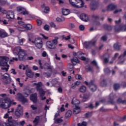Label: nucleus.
<instances>
[{
  "mask_svg": "<svg viewBox=\"0 0 126 126\" xmlns=\"http://www.w3.org/2000/svg\"><path fill=\"white\" fill-rule=\"evenodd\" d=\"M119 53H115L114 57L112 58V61H116V60H117V58L119 57Z\"/></svg>",
  "mask_w": 126,
  "mask_h": 126,
  "instance_id": "55",
  "label": "nucleus"
},
{
  "mask_svg": "<svg viewBox=\"0 0 126 126\" xmlns=\"http://www.w3.org/2000/svg\"><path fill=\"white\" fill-rule=\"evenodd\" d=\"M101 40L105 42L108 40V37H107V35H103L101 37Z\"/></svg>",
  "mask_w": 126,
  "mask_h": 126,
  "instance_id": "50",
  "label": "nucleus"
},
{
  "mask_svg": "<svg viewBox=\"0 0 126 126\" xmlns=\"http://www.w3.org/2000/svg\"><path fill=\"white\" fill-rule=\"evenodd\" d=\"M71 62L72 63H73V65H75L76 64V63H79L78 59L76 57H74L73 59H71Z\"/></svg>",
  "mask_w": 126,
  "mask_h": 126,
  "instance_id": "29",
  "label": "nucleus"
},
{
  "mask_svg": "<svg viewBox=\"0 0 126 126\" xmlns=\"http://www.w3.org/2000/svg\"><path fill=\"white\" fill-rule=\"evenodd\" d=\"M113 87L114 90H115V91H117V90H119V89L120 88L121 86L120 85V84L116 83L114 84Z\"/></svg>",
  "mask_w": 126,
  "mask_h": 126,
  "instance_id": "33",
  "label": "nucleus"
},
{
  "mask_svg": "<svg viewBox=\"0 0 126 126\" xmlns=\"http://www.w3.org/2000/svg\"><path fill=\"white\" fill-rule=\"evenodd\" d=\"M103 62L104 63H109V59L107 58H104Z\"/></svg>",
  "mask_w": 126,
  "mask_h": 126,
  "instance_id": "63",
  "label": "nucleus"
},
{
  "mask_svg": "<svg viewBox=\"0 0 126 126\" xmlns=\"http://www.w3.org/2000/svg\"><path fill=\"white\" fill-rule=\"evenodd\" d=\"M103 27L104 29H105L106 30H108V31H110L112 29V27L108 25H104Z\"/></svg>",
  "mask_w": 126,
  "mask_h": 126,
  "instance_id": "39",
  "label": "nucleus"
},
{
  "mask_svg": "<svg viewBox=\"0 0 126 126\" xmlns=\"http://www.w3.org/2000/svg\"><path fill=\"white\" fill-rule=\"evenodd\" d=\"M69 26L70 28H71L72 29L74 28V27H75V25H74V24H73L71 23H69Z\"/></svg>",
  "mask_w": 126,
  "mask_h": 126,
  "instance_id": "61",
  "label": "nucleus"
},
{
  "mask_svg": "<svg viewBox=\"0 0 126 126\" xmlns=\"http://www.w3.org/2000/svg\"><path fill=\"white\" fill-rule=\"evenodd\" d=\"M17 11H21V14H23V15H28L29 14V12L22 7H17Z\"/></svg>",
  "mask_w": 126,
  "mask_h": 126,
  "instance_id": "13",
  "label": "nucleus"
},
{
  "mask_svg": "<svg viewBox=\"0 0 126 126\" xmlns=\"http://www.w3.org/2000/svg\"><path fill=\"white\" fill-rule=\"evenodd\" d=\"M44 29L46 31H49L50 30V26L48 25H45L44 27Z\"/></svg>",
  "mask_w": 126,
  "mask_h": 126,
  "instance_id": "52",
  "label": "nucleus"
},
{
  "mask_svg": "<svg viewBox=\"0 0 126 126\" xmlns=\"http://www.w3.org/2000/svg\"><path fill=\"white\" fill-rule=\"evenodd\" d=\"M80 18L83 21H85V22H87L89 20L88 16L85 14H81L80 16Z\"/></svg>",
  "mask_w": 126,
  "mask_h": 126,
  "instance_id": "18",
  "label": "nucleus"
},
{
  "mask_svg": "<svg viewBox=\"0 0 126 126\" xmlns=\"http://www.w3.org/2000/svg\"><path fill=\"white\" fill-rule=\"evenodd\" d=\"M104 102H106V100H104V99H102L100 101H99L98 102H96L95 103V105H96V107H98V105H99V104L100 103H104Z\"/></svg>",
  "mask_w": 126,
  "mask_h": 126,
  "instance_id": "54",
  "label": "nucleus"
},
{
  "mask_svg": "<svg viewBox=\"0 0 126 126\" xmlns=\"http://www.w3.org/2000/svg\"><path fill=\"white\" fill-rule=\"evenodd\" d=\"M7 18L10 19H14V12L9 11L8 13L6 15Z\"/></svg>",
  "mask_w": 126,
  "mask_h": 126,
  "instance_id": "19",
  "label": "nucleus"
},
{
  "mask_svg": "<svg viewBox=\"0 0 126 126\" xmlns=\"http://www.w3.org/2000/svg\"><path fill=\"white\" fill-rule=\"evenodd\" d=\"M43 75L45 77H50V76H51V73H50L49 72H44V73H43Z\"/></svg>",
  "mask_w": 126,
  "mask_h": 126,
  "instance_id": "51",
  "label": "nucleus"
},
{
  "mask_svg": "<svg viewBox=\"0 0 126 126\" xmlns=\"http://www.w3.org/2000/svg\"><path fill=\"white\" fill-rule=\"evenodd\" d=\"M41 89H43L42 88V83L40 82L38 84H36V90L37 91H38L39 90H40Z\"/></svg>",
  "mask_w": 126,
  "mask_h": 126,
  "instance_id": "36",
  "label": "nucleus"
},
{
  "mask_svg": "<svg viewBox=\"0 0 126 126\" xmlns=\"http://www.w3.org/2000/svg\"><path fill=\"white\" fill-rule=\"evenodd\" d=\"M73 112L74 115H77V114H79L80 112V108L78 106H76L75 108L73 109Z\"/></svg>",
  "mask_w": 126,
  "mask_h": 126,
  "instance_id": "26",
  "label": "nucleus"
},
{
  "mask_svg": "<svg viewBox=\"0 0 126 126\" xmlns=\"http://www.w3.org/2000/svg\"><path fill=\"white\" fill-rule=\"evenodd\" d=\"M86 108H88V109H90V110H93V109H94V104H93V103H91Z\"/></svg>",
  "mask_w": 126,
  "mask_h": 126,
  "instance_id": "41",
  "label": "nucleus"
},
{
  "mask_svg": "<svg viewBox=\"0 0 126 126\" xmlns=\"http://www.w3.org/2000/svg\"><path fill=\"white\" fill-rule=\"evenodd\" d=\"M86 90H87V88H86V86L84 85L81 86L79 89V91L81 93H85L86 92Z\"/></svg>",
  "mask_w": 126,
  "mask_h": 126,
  "instance_id": "24",
  "label": "nucleus"
},
{
  "mask_svg": "<svg viewBox=\"0 0 126 126\" xmlns=\"http://www.w3.org/2000/svg\"><path fill=\"white\" fill-rule=\"evenodd\" d=\"M116 7H117V6H116V5L111 4L107 6V10L108 11L115 10V9H116Z\"/></svg>",
  "mask_w": 126,
  "mask_h": 126,
  "instance_id": "22",
  "label": "nucleus"
},
{
  "mask_svg": "<svg viewBox=\"0 0 126 126\" xmlns=\"http://www.w3.org/2000/svg\"><path fill=\"white\" fill-rule=\"evenodd\" d=\"M5 74H6V76L5 75H1V78L2 79H5L6 80V83L8 84L10 83V82H11V78L10 77V75L8 73H5Z\"/></svg>",
  "mask_w": 126,
  "mask_h": 126,
  "instance_id": "12",
  "label": "nucleus"
},
{
  "mask_svg": "<svg viewBox=\"0 0 126 126\" xmlns=\"http://www.w3.org/2000/svg\"><path fill=\"white\" fill-rule=\"evenodd\" d=\"M104 72H105V73H109L110 72V69H109V68H105L104 69Z\"/></svg>",
  "mask_w": 126,
  "mask_h": 126,
  "instance_id": "62",
  "label": "nucleus"
},
{
  "mask_svg": "<svg viewBox=\"0 0 126 126\" xmlns=\"http://www.w3.org/2000/svg\"><path fill=\"white\" fill-rule=\"evenodd\" d=\"M63 15H68L69 14V10L67 9H63L62 10Z\"/></svg>",
  "mask_w": 126,
  "mask_h": 126,
  "instance_id": "32",
  "label": "nucleus"
},
{
  "mask_svg": "<svg viewBox=\"0 0 126 126\" xmlns=\"http://www.w3.org/2000/svg\"><path fill=\"white\" fill-rule=\"evenodd\" d=\"M85 47L86 49H90L94 47H95V38H94L92 40L89 41H86L84 43Z\"/></svg>",
  "mask_w": 126,
  "mask_h": 126,
  "instance_id": "6",
  "label": "nucleus"
},
{
  "mask_svg": "<svg viewBox=\"0 0 126 126\" xmlns=\"http://www.w3.org/2000/svg\"><path fill=\"white\" fill-rule=\"evenodd\" d=\"M80 84V81H77L74 83H73L71 85L72 89H75L76 88V86H78Z\"/></svg>",
  "mask_w": 126,
  "mask_h": 126,
  "instance_id": "28",
  "label": "nucleus"
},
{
  "mask_svg": "<svg viewBox=\"0 0 126 126\" xmlns=\"http://www.w3.org/2000/svg\"><path fill=\"white\" fill-rule=\"evenodd\" d=\"M9 61V58L6 56H0V66H7L6 67H1L2 70H5V71H8V67H9V65L7 64Z\"/></svg>",
  "mask_w": 126,
  "mask_h": 126,
  "instance_id": "2",
  "label": "nucleus"
},
{
  "mask_svg": "<svg viewBox=\"0 0 126 126\" xmlns=\"http://www.w3.org/2000/svg\"><path fill=\"white\" fill-rule=\"evenodd\" d=\"M71 104L76 106V105H78V104H79V101L76 99L75 98L73 97L71 101Z\"/></svg>",
  "mask_w": 126,
  "mask_h": 126,
  "instance_id": "30",
  "label": "nucleus"
},
{
  "mask_svg": "<svg viewBox=\"0 0 126 126\" xmlns=\"http://www.w3.org/2000/svg\"><path fill=\"white\" fill-rule=\"evenodd\" d=\"M23 27L26 29L27 30H31V29H32V25L31 24L25 25L23 26Z\"/></svg>",
  "mask_w": 126,
  "mask_h": 126,
  "instance_id": "35",
  "label": "nucleus"
},
{
  "mask_svg": "<svg viewBox=\"0 0 126 126\" xmlns=\"http://www.w3.org/2000/svg\"><path fill=\"white\" fill-rule=\"evenodd\" d=\"M39 94L40 95V97H44L45 96V94H46V92L44 91V90L43 89H41V90H39L38 91Z\"/></svg>",
  "mask_w": 126,
  "mask_h": 126,
  "instance_id": "31",
  "label": "nucleus"
},
{
  "mask_svg": "<svg viewBox=\"0 0 126 126\" xmlns=\"http://www.w3.org/2000/svg\"><path fill=\"white\" fill-rule=\"evenodd\" d=\"M8 34L5 32H2L0 31V37L1 38H5V37H7Z\"/></svg>",
  "mask_w": 126,
  "mask_h": 126,
  "instance_id": "27",
  "label": "nucleus"
},
{
  "mask_svg": "<svg viewBox=\"0 0 126 126\" xmlns=\"http://www.w3.org/2000/svg\"><path fill=\"white\" fill-rule=\"evenodd\" d=\"M86 71L88 72H93L94 71V70L93 69V66L91 65H89L88 66H86Z\"/></svg>",
  "mask_w": 126,
  "mask_h": 126,
  "instance_id": "23",
  "label": "nucleus"
},
{
  "mask_svg": "<svg viewBox=\"0 0 126 126\" xmlns=\"http://www.w3.org/2000/svg\"><path fill=\"white\" fill-rule=\"evenodd\" d=\"M39 122H40V117L37 116L34 119V120L33 121V123H37L39 124Z\"/></svg>",
  "mask_w": 126,
  "mask_h": 126,
  "instance_id": "48",
  "label": "nucleus"
},
{
  "mask_svg": "<svg viewBox=\"0 0 126 126\" xmlns=\"http://www.w3.org/2000/svg\"><path fill=\"white\" fill-rule=\"evenodd\" d=\"M69 1L70 5L74 7L78 8L84 6L83 0H69Z\"/></svg>",
  "mask_w": 126,
  "mask_h": 126,
  "instance_id": "3",
  "label": "nucleus"
},
{
  "mask_svg": "<svg viewBox=\"0 0 126 126\" xmlns=\"http://www.w3.org/2000/svg\"><path fill=\"white\" fill-rule=\"evenodd\" d=\"M125 57H126V51H124L123 54H121L119 57V62H118V64H124L126 59Z\"/></svg>",
  "mask_w": 126,
  "mask_h": 126,
  "instance_id": "8",
  "label": "nucleus"
},
{
  "mask_svg": "<svg viewBox=\"0 0 126 126\" xmlns=\"http://www.w3.org/2000/svg\"><path fill=\"white\" fill-rule=\"evenodd\" d=\"M100 86H102V87H105V86H107V83H106V81L105 80H103L100 82Z\"/></svg>",
  "mask_w": 126,
  "mask_h": 126,
  "instance_id": "42",
  "label": "nucleus"
},
{
  "mask_svg": "<svg viewBox=\"0 0 126 126\" xmlns=\"http://www.w3.org/2000/svg\"><path fill=\"white\" fill-rule=\"evenodd\" d=\"M6 4V2L4 0H0V5H4V4Z\"/></svg>",
  "mask_w": 126,
  "mask_h": 126,
  "instance_id": "60",
  "label": "nucleus"
},
{
  "mask_svg": "<svg viewBox=\"0 0 126 126\" xmlns=\"http://www.w3.org/2000/svg\"><path fill=\"white\" fill-rule=\"evenodd\" d=\"M50 25L51 27H52L53 28H55V29H59V27L57 26L56 24L55 23L51 22L50 23Z\"/></svg>",
  "mask_w": 126,
  "mask_h": 126,
  "instance_id": "37",
  "label": "nucleus"
},
{
  "mask_svg": "<svg viewBox=\"0 0 126 126\" xmlns=\"http://www.w3.org/2000/svg\"><path fill=\"white\" fill-rule=\"evenodd\" d=\"M49 11H50V8L48 6L45 7L43 12L45 13H49Z\"/></svg>",
  "mask_w": 126,
  "mask_h": 126,
  "instance_id": "46",
  "label": "nucleus"
},
{
  "mask_svg": "<svg viewBox=\"0 0 126 126\" xmlns=\"http://www.w3.org/2000/svg\"><path fill=\"white\" fill-rule=\"evenodd\" d=\"M86 118H91L92 117V113L91 112H87L85 114Z\"/></svg>",
  "mask_w": 126,
  "mask_h": 126,
  "instance_id": "49",
  "label": "nucleus"
},
{
  "mask_svg": "<svg viewBox=\"0 0 126 126\" xmlns=\"http://www.w3.org/2000/svg\"><path fill=\"white\" fill-rule=\"evenodd\" d=\"M78 126H87V122L83 121L82 123H78Z\"/></svg>",
  "mask_w": 126,
  "mask_h": 126,
  "instance_id": "43",
  "label": "nucleus"
},
{
  "mask_svg": "<svg viewBox=\"0 0 126 126\" xmlns=\"http://www.w3.org/2000/svg\"><path fill=\"white\" fill-rule=\"evenodd\" d=\"M72 114V112H71V111L68 110L65 113V117H66V118H69L70 117H71Z\"/></svg>",
  "mask_w": 126,
  "mask_h": 126,
  "instance_id": "40",
  "label": "nucleus"
},
{
  "mask_svg": "<svg viewBox=\"0 0 126 126\" xmlns=\"http://www.w3.org/2000/svg\"><path fill=\"white\" fill-rule=\"evenodd\" d=\"M0 107L2 109H8L10 107V103L8 102L5 99H0Z\"/></svg>",
  "mask_w": 126,
  "mask_h": 126,
  "instance_id": "5",
  "label": "nucleus"
},
{
  "mask_svg": "<svg viewBox=\"0 0 126 126\" xmlns=\"http://www.w3.org/2000/svg\"><path fill=\"white\" fill-rule=\"evenodd\" d=\"M100 6V4L99 3V2L96 1L95 3V9H96V8H98Z\"/></svg>",
  "mask_w": 126,
  "mask_h": 126,
  "instance_id": "56",
  "label": "nucleus"
},
{
  "mask_svg": "<svg viewBox=\"0 0 126 126\" xmlns=\"http://www.w3.org/2000/svg\"><path fill=\"white\" fill-rule=\"evenodd\" d=\"M6 11L3 8L0 6V12L1 13H3V12H5Z\"/></svg>",
  "mask_w": 126,
  "mask_h": 126,
  "instance_id": "59",
  "label": "nucleus"
},
{
  "mask_svg": "<svg viewBox=\"0 0 126 126\" xmlns=\"http://www.w3.org/2000/svg\"><path fill=\"white\" fill-rule=\"evenodd\" d=\"M121 47H122V45H121L120 43H118V42L115 43L113 46V48L114 50H116V51H120Z\"/></svg>",
  "mask_w": 126,
  "mask_h": 126,
  "instance_id": "21",
  "label": "nucleus"
},
{
  "mask_svg": "<svg viewBox=\"0 0 126 126\" xmlns=\"http://www.w3.org/2000/svg\"><path fill=\"white\" fill-rule=\"evenodd\" d=\"M115 97H116V94H114L111 93L109 95V100L108 102L110 103V104L114 105V104H115V101H114V100L115 99Z\"/></svg>",
  "mask_w": 126,
  "mask_h": 126,
  "instance_id": "16",
  "label": "nucleus"
},
{
  "mask_svg": "<svg viewBox=\"0 0 126 126\" xmlns=\"http://www.w3.org/2000/svg\"><path fill=\"white\" fill-rule=\"evenodd\" d=\"M79 29H80V31H83V30H84V29H85V28L84 27V26H83V25H81L79 26Z\"/></svg>",
  "mask_w": 126,
  "mask_h": 126,
  "instance_id": "58",
  "label": "nucleus"
},
{
  "mask_svg": "<svg viewBox=\"0 0 126 126\" xmlns=\"http://www.w3.org/2000/svg\"><path fill=\"white\" fill-rule=\"evenodd\" d=\"M23 41H24V39H19V45H23Z\"/></svg>",
  "mask_w": 126,
  "mask_h": 126,
  "instance_id": "57",
  "label": "nucleus"
},
{
  "mask_svg": "<svg viewBox=\"0 0 126 126\" xmlns=\"http://www.w3.org/2000/svg\"><path fill=\"white\" fill-rule=\"evenodd\" d=\"M117 104H123V105H126V100H123L122 98L119 97L117 100Z\"/></svg>",
  "mask_w": 126,
  "mask_h": 126,
  "instance_id": "25",
  "label": "nucleus"
},
{
  "mask_svg": "<svg viewBox=\"0 0 126 126\" xmlns=\"http://www.w3.org/2000/svg\"><path fill=\"white\" fill-rule=\"evenodd\" d=\"M43 41H42V39L41 38L38 37L37 38L35 39V44H41L42 43Z\"/></svg>",
  "mask_w": 126,
  "mask_h": 126,
  "instance_id": "34",
  "label": "nucleus"
},
{
  "mask_svg": "<svg viewBox=\"0 0 126 126\" xmlns=\"http://www.w3.org/2000/svg\"><path fill=\"white\" fill-rule=\"evenodd\" d=\"M63 120L61 118L57 119L55 120L56 124H61V123H63Z\"/></svg>",
  "mask_w": 126,
  "mask_h": 126,
  "instance_id": "47",
  "label": "nucleus"
},
{
  "mask_svg": "<svg viewBox=\"0 0 126 126\" xmlns=\"http://www.w3.org/2000/svg\"><path fill=\"white\" fill-rule=\"evenodd\" d=\"M44 69H47V70H50V72H52L53 66L50 64L49 63H45L44 64L43 66Z\"/></svg>",
  "mask_w": 126,
  "mask_h": 126,
  "instance_id": "17",
  "label": "nucleus"
},
{
  "mask_svg": "<svg viewBox=\"0 0 126 126\" xmlns=\"http://www.w3.org/2000/svg\"><path fill=\"white\" fill-rule=\"evenodd\" d=\"M99 20H104V18H100L99 16H95V25L96 27H98L99 26H101V23L99 22Z\"/></svg>",
  "mask_w": 126,
  "mask_h": 126,
  "instance_id": "14",
  "label": "nucleus"
},
{
  "mask_svg": "<svg viewBox=\"0 0 126 126\" xmlns=\"http://www.w3.org/2000/svg\"><path fill=\"white\" fill-rule=\"evenodd\" d=\"M42 61L41 60H38V64L40 65V69H43L44 68L43 66H42Z\"/></svg>",
  "mask_w": 126,
  "mask_h": 126,
  "instance_id": "53",
  "label": "nucleus"
},
{
  "mask_svg": "<svg viewBox=\"0 0 126 126\" xmlns=\"http://www.w3.org/2000/svg\"><path fill=\"white\" fill-rule=\"evenodd\" d=\"M13 53L14 55L18 56L19 61H25L26 60V53L20 46L16 47L13 49Z\"/></svg>",
  "mask_w": 126,
  "mask_h": 126,
  "instance_id": "1",
  "label": "nucleus"
},
{
  "mask_svg": "<svg viewBox=\"0 0 126 126\" xmlns=\"http://www.w3.org/2000/svg\"><path fill=\"white\" fill-rule=\"evenodd\" d=\"M17 97L18 99L20 100V102L23 103V104H25V103H27L28 99L27 98L24 97L23 95L20 93L17 94Z\"/></svg>",
  "mask_w": 126,
  "mask_h": 126,
  "instance_id": "9",
  "label": "nucleus"
},
{
  "mask_svg": "<svg viewBox=\"0 0 126 126\" xmlns=\"http://www.w3.org/2000/svg\"><path fill=\"white\" fill-rule=\"evenodd\" d=\"M23 113V110H22V107H21V105L19 104L18 105L17 109L16 110L15 115L17 117H20V116L22 115Z\"/></svg>",
  "mask_w": 126,
  "mask_h": 126,
  "instance_id": "10",
  "label": "nucleus"
},
{
  "mask_svg": "<svg viewBox=\"0 0 126 126\" xmlns=\"http://www.w3.org/2000/svg\"><path fill=\"white\" fill-rule=\"evenodd\" d=\"M30 99L31 101H32L33 102L36 104V103H37V100L38 99V96H37V93L32 94V95L30 96Z\"/></svg>",
  "mask_w": 126,
  "mask_h": 126,
  "instance_id": "15",
  "label": "nucleus"
},
{
  "mask_svg": "<svg viewBox=\"0 0 126 126\" xmlns=\"http://www.w3.org/2000/svg\"><path fill=\"white\" fill-rule=\"evenodd\" d=\"M26 73L30 78H32L34 76V73L32 72V71L30 69L26 70Z\"/></svg>",
  "mask_w": 126,
  "mask_h": 126,
  "instance_id": "20",
  "label": "nucleus"
},
{
  "mask_svg": "<svg viewBox=\"0 0 126 126\" xmlns=\"http://www.w3.org/2000/svg\"><path fill=\"white\" fill-rule=\"evenodd\" d=\"M84 54L82 52L79 51L77 53V56L78 59H80L82 61H86V62H89V59H86V58L83 57Z\"/></svg>",
  "mask_w": 126,
  "mask_h": 126,
  "instance_id": "11",
  "label": "nucleus"
},
{
  "mask_svg": "<svg viewBox=\"0 0 126 126\" xmlns=\"http://www.w3.org/2000/svg\"><path fill=\"white\" fill-rule=\"evenodd\" d=\"M19 124L22 126H24L25 125V121L23 120V121L20 122Z\"/></svg>",
  "mask_w": 126,
  "mask_h": 126,
  "instance_id": "64",
  "label": "nucleus"
},
{
  "mask_svg": "<svg viewBox=\"0 0 126 126\" xmlns=\"http://www.w3.org/2000/svg\"><path fill=\"white\" fill-rule=\"evenodd\" d=\"M85 84L87 85V86H89V88L92 91V92H94V89L95 88V80L93 79L91 80L90 82H88L86 81L84 82Z\"/></svg>",
  "mask_w": 126,
  "mask_h": 126,
  "instance_id": "7",
  "label": "nucleus"
},
{
  "mask_svg": "<svg viewBox=\"0 0 126 126\" xmlns=\"http://www.w3.org/2000/svg\"><path fill=\"white\" fill-rule=\"evenodd\" d=\"M30 93H31V91H30L29 90H27V93H24V95L25 96V97H28V96H29V94H30Z\"/></svg>",
  "mask_w": 126,
  "mask_h": 126,
  "instance_id": "44",
  "label": "nucleus"
},
{
  "mask_svg": "<svg viewBox=\"0 0 126 126\" xmlns=\"http://www.w3.org/2000/svg\"><path fill=\"white\" fill-rule=\"evenodd\" d=\"M115 32H120L121 31V25H116L114 27Z\"/></svg>",
  "mask_w": 126,
  "mask_h": 126,
  "instance_id": "38",
  "label": "nucleus"
},
{
  "mask_svg": "<svg viewBox=\"0 0 126 126\" xmlns=\"http://www.w3.org/2000/svg\"><path fill=\"white\" fill-rule=\"evenodd\" d=\"M59 37L56 36L53 40L48 41L46 42L47 47L50 50H55L56 49V45L58 44V40Z\"/></svg>",
  "mask_w": 126,
  "mask_h": 126,
  "instance_id": "4",
  "label": "nucleus"
},
{
  "mask_svg": "<svg viewBox=\"0 0 126 126\" xmlns=\"http://www.w3.org/2000/svg\"><path fill=\"white\" fill-rule=\"evenodd\" d=\"M35 46L37 49H41L43 47V43H37L35 44Z\"/></svg>",
  "mask_w": 126,
  "mask_h": 126,
  "instance_id": "45",
  "label": "nucleus"
}]
</instances>
